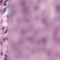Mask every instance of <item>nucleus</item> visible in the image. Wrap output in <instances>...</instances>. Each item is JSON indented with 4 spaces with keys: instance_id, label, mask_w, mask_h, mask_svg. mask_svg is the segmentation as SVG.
<instances>
[{
    "instance_id": "nucleus-7",
    "label": "nucleus",
    "mask_w": 60,
    "mask_h": 60,
    "mask_svg": "<svg viewBox=\"0 0 60 60\" xmlns=\"http://www.w3.org/2000/svg\"><path fill=\"white\" fill-rule=\"evenodd\" d=\"M5 38H4V39L3 40L4 41H5Z\"/></svg>"
},
{
    "instance_id": "nucleus-4",
    "label": "nucleus",
    "mask_w": 60,
    "mask_h": 60,
    "mask_svg": "<svg viewBox=\"0 0 60 60\" xmlns=\"http://www.w3.org/2000/svg\"><path fill=\"white\" fill-rule=\"evenodd\" d=\"M7 30H6V31H5V33H6L7 32Z\"/></svg>"
},
{
    "instance_id": "nucleus-10",
    "label": "nucleus",
    "mask_w": 60,
    "mask_h": 60,
    "mask_svg": "<svg viewBox=\"0 0 60 60\" xmlns=\"http://www.w3.org/2000/svg\"><path fill=\"white\" fill-rule=\"evenodd\" d=\"M8 18H9V15H8Z\"/></svg>"
},
{
    "instance_id": "nucleus-11",
    "label": "nucleus",
    "mask_w": 60,
    "mask_h": 60,
    "mask_svg": "<svg viewBox=\"0 0 60 60\" xmlns=\"http://www.w3.org/2000/svg\"><path fill=\"white\" fill-rule=\"evenodd\" d=\"M7 40H8V38H7Z\"/></svg>"
},
{
    "instance_id": "nucleus-8",
    "label": "nucleus",
    "mask_w": 60,
    "mask_h": 60,
    "mask_svg": "<svg viewBox=\"0 0 60 60\" xmlns=\"http://www.w3.org/2000/svg\"><path fill=\"white\" fill-rule=\"evenodd\" d=\"M5 56H6V57H7V55H6V54L5 55Z\"/></svg>"
},
{
    "instance_id": "nucleus-9",
    "label": "nucleus",
    "mask_w": 60,
    "mask_h": 60,
    "mask_svg": "<svg viewBox=\"0 0 60 60\" xmlns=\"http://www.w3.org/2000/svg\"><path fill=\"white\" fill-rule=\"evenodd\" d=\"M4 60H7V59H6V58H5V59Z\"/></svg>"
},
{
    "instance_id": "nucleus-1",
    "label": "nucleus",
    "mask_w": 60,
    "mask_h": 60,
    "mask_svg": "<svg viewBox=\"0 0 60 60\" xmlns=\"http://www.w3.org/2000/svg\"><path fill=\"white\" fill-rule=\"evenodd\" d=\"M6 10V8H5L4 9V10L3 11V13H4V12H5V10Z\"/></svg>"
},
{
    "instance_id": "nucleus-5",
    "label": "nucleus",
    "mask_w": 60,
    "mask_h": 60,
    "mask_svg": "<svg viewBox=\"0 0 60 60\" xmlns=\"http://www.w3.org/2000/svg\"><path fill=\"white\" fill-rule=\"evenodd\" d=\"M4 6H5V5H6V4H4Z\"/></svg>"
},
{
    "instance_id": "nucleus-2",
    "label": "nucleus",
    "mask_w": 60,
    "mask_h": 60,
    "mask_svg": "<svg viewBox=\"0 0 60 60\" xmlns=\"http://www.w3.org/2000/svg\"><path fill=\"white\" fill-rule=\"evenodd\" d=\"M2 0H1L0 1V4H1L2 3Z\"/></svg>"
},
{
    "instance_id": "nucleus-6",
    "label": "nucleus",
    "mask_w": 60,
    "mask_h": 60,
    "mask_svg": "<svg viewBox=\"0 0 60 60\" xmlns=\"http://www.w3.org/2000/svg\"><path fill=\"white\" fill-rule=\"evenodd\" d=\"M1 55H3V53L2 52H1Z\"/></svg>"
},
{
    "instance_id": "nucleus-3",
    "label": "nucleus",
    "mask_w": 60,
    "mask_h": 60,
    "mask_svg": "<svg viewBox=\"0 0 60 60\" xmlns=\"http://www.w3.org/2000/svg\"><path fill=\"white\" fill-rule=\"evenodd\" d=\"M4 28H5L4 27H3V30H4Z\"/></svg>"
}]
</instances>
